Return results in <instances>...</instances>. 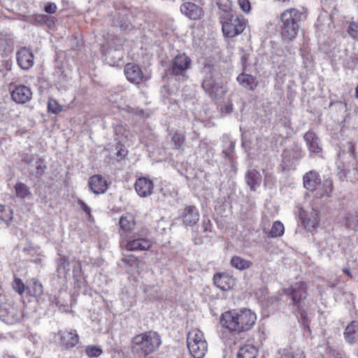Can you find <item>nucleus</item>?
Segmentation results:
<instances>
[{
	"instance_id": "obj_43",
	"label": "nucleus",
	"mask_w": 358,
	"mask_h": 358,
	"mask_svg": "<svg viewBox=\"0 0 358 358\" xmlns=\"http://www.w3.org/2000/svg\"><path fill=\"white\" fill-rule=\"evenodd\" d=\"M85 352L90 357H97L102 354L103 351L100 347L91 345L86 348Z\"/></svg>"
},
{
	"instance_id": "obj_34",
	"label": "nucleus",
	"mask_w": 358,
	"mask_h": 358,
	"mask_svg": "<svg viewBox=\"0 0 358 358\" xmlns=\"http://www.w3.org/2000/svg\"><path fill=\"white\" fill-rule=\"evenodd\" d=\"M278 358H306L304 352L301 350L291 351L288 349H283L279 351Z\"/></svg>"
},
{
	"instance_id": "obj_52",
	"label": "nucleus",
	"mask_w": 358,
	"mask_h": 358,
	"mask_svg": "<svg viewBox=\"0 0 358 358\" xmlns=\"http://www.w3.org/2000/svg\"><path fill=\"white\" fill-rule=\"evenodd\" d=\"M45 11L49 14H53L56 12L57 6L54 3H47L44 8Z\"/></svg>"
},
{
	"instance_id": "obj_9",
	"label": "nucleus",
	"mask_w": 358,
	"mask_h": 358,
	"mask_svg": "<svg viewBox=\"0 0 358 358\" xmlns=\"http://www.w3.org/2000/svg\"><path fill=\"white\" fill-rule=\"evenodd\" d=\"M201 72L205 74L201 84L203 90L212 99L221 98L224 95V91L222 87L219 83H217L213 78V66L210 64L205 65Z\"/></svg>"
},
{
	"instance_id": "obj_1",
	"label": "nucleus",
	"mask_w": 358,
	"mask_h": 358,
	"mask_svg": "<svg viewBox=\"0 0 358 358\" xmlns=\"http://www.w3.org/2000/svg\"><path fill=\"white\" fill-rule=\"evenodd\" d=\"M256 320V315L250 310H234L223 313L220 323L229 331L241 333L250 330L255 324Z\"/></svg>"
},
{
	"instance_id": "obj_22",
	"label": "nucleus",
	"mask_w": 358,
	"mask_h": 358,
	"mask_svg": "<svg viewBox=\"0 0 358 358\" xmlns=\"http://www.w3.org/2000/svg\"><path fill=\"white\" fill-rule=\"evenodd\" d=\"M236 80L243 88L250 91L255 90L259 85V82L255 76L246 73L244 71L237 76Z\"/></svg>"
},
{
	"instance_id": "obj_44",
	"label": "nucleus",
	"mask_w": 358,
	"mask_h": 358,
	"mask_svg": "<svg viewBox=\"0 0 358 358\" xmlns=\"http://www.w3.org/2000/svg\"><path fill=\"white\" fill-rule=\"evenodd\" d=\"M13 288L16 292L22 294L24 292L25 287L20 278H15L13 282Z\"/></svg>"
},
{
	"instance_id": "obj_2",
	"label": "nucleus",
	"mask_w": 358,
	"mask_h": 358,
	"mask_svg": "<svg viewBox=\"0 0 358 358\" xmlns=\"http://www.w3.org/2000/svg\"><path fill=\"white\" fill-rule=\"evenodd\" d=\"M161 343L159 335L155 331H149L133 337L130 348L132 353L145 357L157 349Z\"/></svg>"
},
{
	"instance_id": "obj_33",
	"label": "nucleus",
	"mask_w": 358,
	"mask_h": 358,
	"mask_svg": "<svg viewBox=\"0 0 358 358\" xmlns=\"http://www.w3.org/2000/svg\"><path fill=\"white\" fill-rule=\"evenodd\" d=\"M119 224L123 231H129L134 228L135 220L131 215H124L121 216L119 221Z\"/></svg>"
},
{
	"instance_id": "obj_31",
	"label": "nucleus",
	"mask_w": 358,
	"mask_h": 358,
	"mask_svg": "<svg viewBox=\"0 0 358 358\" xmlns=\"http://www.w3.org/2000/svg\"><path fill=\"white\" fill-rule=\"evenodd\" d=\"M16 196L22 199H29L31 192L29 187L24 183L19 182L15 186Z\"/></svg>"
},
{
	"instance_id": "obj_59",
	"label": "nucleus",
	"mask_w": 358,
	"mask_h": 358,
	"mask_svg": "<svg viewBox=\"0 0 358 358\" xmlns=\"http://www.w3.org/2000/svg\"><path fill=\"white\" fill-rule=\"evenodd\" d=\"M125 151L123 150H118L116 153L117 156V157H120V156H124L125 155Z\"/></svg>"
},
{
	"instance_id": "obj_13",
	"label": "nucleus",
	"mask_w": 358,
	"mask_h": 358,
	"mask_svg": "<svg viewBox=\"0 0 358 358\" xmlns=\"http://www.w3.org/2000/svg\"><path fill=\"white\" fill-rule=\"evenodd\" d=\"M59 344L66 350L74 348L79 342V336L76 330H60L57 333Z\"/></svg>"
},
{
	"instance_id": "obj_20",
	"label": "nucleus",
	"mask_w": 358,
	"mask_h": 358,
	"mask_svg": "<svg viewBox=\"0 0 358 358\" xmlns=\"http://www.w3.org/2000/svg\"><path fill=\"white\" fill-rule=\"evenodd\" d=\"M304 187L311 192H317L321 185V179L319 174L315 171H310L303 178Z\"/></svg>"
},
{
	"instance_id": "obj_40",
	"label": "nucleus",
	"mask_w": 358,
	"mask_h": 358,
	"mask_svg": "<svg viewBox=\"0 0 358 358\" xmlns=\"http://www.w3.org/2000/svg\"><path fill=\"white\" fill-rule=\"evenodd\" d=\"M216 4L218 8L223 11V13H234L231 9V0H217Z\"/></svg>"
},
{
	"instance_id": "obj_30",
	"label": "nucleus",
	"mask_w": 358,
	"mask_h": 358,
	"mask_svg": "<svg viewBox=\"0 0 358 358\" xmlns=\"http://www.w3.org/2000/svg\"><path fill=\"white\" fill-rule=\"evenodd\" d=\"M333 190V182L330 179H325L323 182H321L320 187L317 189L315 194V196L319 198L323 196H330L331 193Z\"/></svg>"
},
{
	"instance_id": "obj_29",
	"label": "nucleus",
	"mask_w": 358,
	"mask_h": 358,
	"mask_svg": "<svg viewBox=\"0 0 358 358\" xmlns=\"http://www.w3.org/2000/svg\"><path fill=\"white\" fill-rule=\"evenodd\" d=\"M258 350L251 344H246L241 347L237 354V358H257Z\"/></svg>"
},
{
	"instance_id": "obj_38",
	"label": "nucleus",
	"mask_w": 358,
	"mask_h": 358,
	"mask_svg": "<svg viewBox=\"0 0 358 358\" xmlns=\"http://www.w3.org/2000/svg\"><path fill=\"white\" fill-rule=\"evenodd\" d=\"M0 220L6 222L12 220V210L9 206L0 205Z\"/></svg>"
},
{
	"instance_id": "obj_37",
	"label": "nucleus",
	"mask_w": 358,
	"mask_h": 358,
	"mask_svg": "<svg viewBox=\"0 0 358 358\" xmlns=\"http://www.w3.org/2000/svg\"><path fill=\"white\" fill-rule=\"evenodd\" d=\"M31 284L27 287L29 293L31 296H41L43 293L42 284L36 279L31 280Z\"/></svg>"
},
{
	"instance_id": "obj_41",
	"label": "nucleus",
	"mask_w": 358,
	"mask_h": 358,
	"mask_svg": "<svg viewBox=\"0 0 358 358\" xmlns=\"http://www.w3.org/2000/svg\"><path fill=\"white\" fill-rule=\"evenodd\" d=\"M48 108L53 114H58L62 110V107L54 99H50L48 103Z\"/></svg>"
},
{
	"instance_id": "obj_23",
	"label": "nucleus",
	"mask_w": 358,
	"mask_h": 358,
	"mask_svg": "<svg viewBox=\"0 0 358 358\" xmlns=\"http://www.w3.org/2000/svg\"><path fill=\"white\" fill-rule=\"evenodd\" d=\"M303 138L310 152L319 154L322 152L320 141L313 131H307Z\"/></svg>"
},
{
	"instance_id": "obj_6",
	"label": "nucleus",
	"mask_w": 358,
	"mask_h": 358,
	"mask_svg": "<svg viewBox=\"0 0 358 358\" xmlns=\"http://www.w3.org/2000/svg\"><path fill=\"white\" fill-rule=\"evenodd\" d=\"M192 63V59L186 54H178L170 62L167 73L179 81L187 80V71L191 68Z\"/></svg>"
},
{
	"instance_id": "obj_21",
	"label": "nucleus",
	"mask_w": 358,
	"mask_h": 358,
	"mask_svg": "<svg viewBox=\"0 0 358 358\" xmlns=\"http://www.w3.org/2000/svg\"><path fill=\"white\" fill-rule=\"evenodd\" d=\"M154 185L152 180L147 178H140L135 182V189L141 197H146L152 193Z\"/></svg>"
},
{
	"instance_id": "obj_42",
	"label": "nucleus",
	"mask_w": 358,
	"mask_h": 358,
	"mask_svg": "<svg viewBox=\"0 0 358 358\" xmlns=\"http://www.w3.org/2000/svg\"><path fill=\"white\" fill-rule=\"evenodd\" d=\"M185 141V137L180 133H175L172 136V141L177 149H180Z\"/></svg>"
},
{
	"instance_id": "obj_54",
	"label": "nucleus",
	"mask_w": 358,
	"mask_h": 358,
	"mask_svg": "<svg viewBox=\"0 0 358 358\" xmlns=\"http://www.w3.org/2000/svg\"><path fill=\"white\" fill-rule=\"evenodd\" d=\"M233 107L231 104L226 105L221 108V113L224 115L231 113Z\"/></svg>"
},
{
	"instance_id": "obj_8",
	"label": "nucleus",
	"mask_w": 358,
	"mask_h": 358,
	"mask_svg": "<svg viewBox=\"0 0 358 358\" xmlns=\"http://www.w3.org/2000/svg\"><path fill=\"white\" fill-rule=\"evenodd\" d=\"M307 289V284L302 281L293 283L289 287L283 289V293L290 296L293 306L300 312L302 317L304 316L303 308L308 295Z\"/></svg>"
},
{
	"instance_id": "obj_15",
	"label": "nucleus",
	"mask_w": 358,
	"mask_h": 358,
	"mask_svg": "<svg viewBox=\"0 0 358 358\" xmlns=\"http://www.w3.org/2000/svg\"><path fill=\"white\" fill-rule=\"evenodd\" d=\"M12 99L18 104L29 102L32 97V92L29 87L24 85H18L11 92Z\"/></svg>"
},
{
	"instance_id": "obj_14",
	"label": "nucleus",
	"mask_w": 358,
	"mask_h": 358,
	"mask_svg": "<svg viewBox=\"0 0 358 358\" xmlns=\"http://www.w3.org/2000/svg\"><path fill=\"white\" fill-rule=\"evenodd\" d=\"M90 189L95 194L105 193L108 187V183L101 175L95 174L90 177L88 180Z\"/></svg>"
},
{
	"instance_id": "obj_16",
	"label": "nucleus",
	"mask_w": 358,
	"mask_h": 358,
	"mask_svg": "<svg viewBox=\"0 0 358 358\" xmlns=\"http://www.w3.org/2000/svg\"><path fill=\"white\" fill-rule=\"evenodd\" d=\"M16 57L18 65L24 70H28L34 65V55L26 47H22L17 52Z\"/></svg>"
},
{
	"instance_id": "obj_39",
	"label": "nucleus",
	"mask_w": 358,
	"mask_h": 358,
	"mask_svg": "<svg viewBox=\"0 0 358 358\" xmlns=\"http://www.w3.org/2000/svg\"><path fill=\"white\" fill-rule=\"evenodd\" d=\"M13 50L12 41L7 42L6 40L0 39V55L1 56L7 55Z\"/></svg>"
},
{
	"instance_id": "obj_4",
	"label": "nucleus",
	"mask_w": 358,
	"mask_h": 358,
	"mask_svg": "<svg viewBox=\"0 0 358 358\" xmlns=\"http://www.w3.org/2000/svg\"><path fill=\"white\" fill-rule=\"evenodd\" d=\"M224 36L233 38L242 33L247 24V20L234 13H222L219 17Z\"/></svg>"
},
{
	"instance_id": "obj_27",
	"label": "nucleus",
	"mask_w": 358,
	"mask_h": 358,
	"mask_svg": "<svg viewBox=\"0 0 358 358\" xmlns=\"http://www.w3.org/2000/svg\"><path fill=\"white\" fill-rule=\"evenodd\" d=\"M247 185L250 187V189L255 191L260 185L262 181V176L259 171L255 169L249 170L245 174Z\"/></svg>"
},
{
	"instance_id": "obj_12",
	"label": "nucleus",
	"mask_w": 358,
	"mask_h": 358,
	"mask_svg": "<svg viewBox=\"0 0 358 358\" xmlns=\"http://www.w3.org/2000/svg\"><path fill=\"white\" fill-rule=\"evenodd\" d=\"M180 217L185 227H193L199 220L200 214L196 206L185 205L180 213Z\"/></svg>"
},
{
	"instance_id": "obj_11",
	"label": "nucleus",
	"mask_w": 358,
	"mask_h": 358,
	"mask_svg": "<svg viewBox=\"0 0 358 358\" xmlns=\"http://www.w3.org/2000/svg\"><path fill=\"white\" fill-rule=\"evenodd\" d=\"M22 310L9 303L0 304V320L7 324H14L22 320Z\"/></svg>"
},
{
	"instance_id": "obj_26",
	"label": "nucleus",
	"mask_w": 358,
	"mask_h": 358,
	"mask_svg": "<svg viewBox=\"0 0 358 358\" xmlns=\"http://www.w3.org/2000/svg\"><path fill=\"white\" fill-rule=\"evenodd\" d=\"M57 275L62 278H65L70 272V262L69 257L66 255H59L57 261L56 266Z\"/></svg>"
},
{
	"instance_id": "obj_32",
	"label": "nucleus",
	"mask_w": 358,
	"mask_h": 358,
	"mask_svg": "<svg viewBox=\"0 0 358 358\" xmlns=\"http://www.w3.org/2000/svg\"><path fill=\"white\" fill-rule=\"evenodd\" d=\"M231 265L240 271L249 268L252 263L250 260L243 259L239 256H234L230 261Z\"/></svg>"
},
{
	"instance_id": "obj_17",
	"label": "nucleus",
	"mask_w": 358,
	"mask_h": 358,
	"mask_svg": "<svg viewBox=\"0 0 358 358\" xmlns=\"http://www.w3.org/2000/svg\"><path fill=\"white\" fill-rule=\"evenodd\" d=\"M124 71L127 79L134 84L138 85L144 79L141 68L137 64H127L124 66Z\"/></svg>"
},
{
	"instance_id": "obj_25",
	"label": "nucleus",
	"mask_w": 358,
	"mask_h": 358,
	"mask_svg": "<svg viewBox=\"0 0 358 358\" xmlns=\"http://www.w3.org/2000/svg\"><path fill=\"white\" fill-rule=\"evenodd\" d=\"M214 284L221 290H228L234 284V279L226 273H218L214 275Z\"/></svg>"
},
{
	"instance_id": "obj_47",
	"label": "nucleus",
	"mask_w": 358,
	"mask_h": 358,
	"mask_svg": "<svg viewBox=\"0 0 358 358\" xmlns=\"http://www.w3.org/2000/svg\"><path fill=\"white\" fill-rule=\"evenodd\" d=\"M347 31L352 38H358V22H351L348 28Z\"/></svg>"
},
{
	"instance_id": "obj_62",
	"label": "nucleus",
	"mask_w": 358,
	"mask_h": 358,
	"mask_svg": "<svg viewBox=\"0 0 358 358\" xmlns=\"http://www.w3.org/2000/svg\"><path fill=\"white\" fill-rule=\"evenodd\" d=\"M355 97L358 99V85H357L355 88Z\"/></svg>"
},
{
	"instance_id": "obj_56",
	"label": "nucleus",
	"mask_w": 358,
	"mask_h": 358,
	"mask_svg": "<svg viewBox=\"0 0 358 358\" xmlns=\"http://www.w3.org/2000/svg\"><path fill=\"white\" fill-rule=\"evenodd\" d=\"M192 240L195 245H201L203 243V239L200 236H194Z\"/></svg>"
},
{
	"instance_id": "obj_48",
	"label": "nucleus",
	"mask_w": 358,
	"mask_h": 358,
	"mask_svg": "<svg viewBox=\"0 0 358 358\" xmlns=\"http://www.w3.org/2000/svg\"><path fill=\"white\" fill-rule=\"evenodd\" d=\"M235 143L230 142L229 145L227 148L224 149L222 152L223 155L229 160L232 159L233 155L234 153Z\"/></svg>"
},
{
	"instance_id": "obj_57",
	"label": "nucleus",
	"mask_w": 358,
	"mask_h": 358,
	"mask_svg": "<svg viewBox=\"0 0 358 358\" xmlns=\"http://www.w3.org/2000/svg\"><path fill=\"white\" fill-rule=\"evenodd\" d=\"M124 262L127 264H132L131 262L134 261V257L133 255L128 256L124 258Z\"/></svg>"
},
{
	"instance_id": "obj_19",
	"label": "nucleus",
	"mask_w": 358,
	"mask_h": 358,
	"mask_svg": "<svg viewBox=\"0 0 358 358\" xmlns=\"http://www.w3.org/2000/svg\"><path fill=\"white\" fill-rule=\"evenodd\" d=\"M302 157V150L299 148L285 150L282 154L284 169H290Z\"/></svg>"
},
{
	"instance_id": "obj_5",
	"label": "nucleus",
	"mask_w": 358,
	"mask_h": 358,
	"mask_svg": "<svg viewBox=\"0 0 358 358\" xmlns=\"http://www.w3.org/2000/svg\"><path fill=\"white\" fill-rule=\"evenodd\" d=\"M21 161L27 165L29 176L38 181L42 179L48 169L45 158L38 155L23 153L22 155Z\"/></svg>"
},
{
	"instance_id": "obj_24",
	"label": "nucleus",
	"mask_w": 358,
	"mask_h": 358,
	"mask_svg": "<svg viewBox=\"0 0 358 358\" xmlns=\"http://www.w3.org/2000/svg\"><path fill=\"white\" fill-rule=\"evenodd\" d=\"M152 246L150 240L143 238H134L129 239L126 245L128 250H148Z\"/></svg>"
},
{
	"instance_id": "obj_53",
	"label": "nucleus",
	"mask_w": 358,
	"mask_h": 358,
	"mask_svg": "<svg viewBox=\"0 0 358 358\" xmlns=\"http://www.w3.org/2000/svg\"><path fill=\"white\" fill-rule=\"evenodd\" d=\"M329 4L327 5L328 0H322V4L324 8H330L331 7L334 8L336 6V1L334 0H329Z\"/></svg>"
},
{
	"instance_id": "obj_36",
	"label": "nucleus",
	"mask_w": 358,
	"mask_h": 358,
	"mask_svg": "<svg viewBox=\"0 0 358 358\" xmlns=\"http://www.w3.org/2000/svg\"><path fill=\"white\" fill-rule=\"evenodd\" d=\"M285 227L283 224L280 221L273 222L271 230L267 232L268 236L272 238L280 237L283 235Z\"/></svg>"
},
{
	"instance_id": "obj_55",
	"label": "nucleus",
	"mask_w": 358,
	"mask_h": 358,
	"mask_svg": "<svg viewBox=\"0 0 358 358\" xmlns=\"http://www.w3.org/2000/svg\"><path fill=\"white\" fill-rule=\"evenodd\" d=\"M48 18V17L45 15H36V17H35V20L38 22H44Z\"/></svg>"
},
{
	"instance_id": "obj_45",
	"label": "nucleus",
	"mask_w": 358,
	"mask_h": 358,
	"mask_svg": "<svg viewBox=\"0 0 358 358\" xmlns=\"http://www.w3.org/2000/svg\"><path fill=\"white\" fill-rule=\"evenodd\" d=\"M299 216L305 227L314 226L315 221L311 220L310 219H307L306 215L305 214V211L303 209H300Z\"/></svg>"
},
{
	"instance_id": "obj_61",
	"label": "nucleus",
	"mask_w": 358,
	"mask_h": 358,
	"mask_svg": "<svg viewBox=\"0 0 358 358\" xmlns=\"http://www.w3.org/2000/svg\"><path fill=\"white\" fill-rule=\"evenodd\" d=\"M3 358H16V357L11 355L5 354V355H3Z\"/></svg>"
},
{
	"instance_id": "obj_3",
	"label": "nucleus",
	"mask_w": 358,
	"mask_h": 358,
	"mask_svg": "<svg viewBox=\"0 0 358 358\" xmlns=\"http://www.w3.org/2000/svg\"><path fill=\"white\" fill-rule=\"evenodd\" d=\"M305 17L303 12L296 8H289L280 15L282 38L285 42L293 41L298 33L299 22Z\"/></svg>"
},
{
	"instance_id": "obj_28",
	"label": "nucleus",
	"mask_w": 358,
	"mask_h": 358,
	"mask_svg": "<svg viewBox=\"0 0 358 358\" xmlns=\"http://www.w3.org/2000/svg\"><path fill=\"white\" fill-rule=\"evenodd\" d=\"M344 334L346 341L349 343H355L358 340V322L353 321L348 325Z\"/></svg>"
},
{
	"instance_id": "obj_50",
	"label": "nucleus",
	"mask_w": 358,
	"mask_h": 358,
	"mask_svg": "<svg viewBox=\"0 0 358 358\" xmlns=\"http://www.w3.org/2000/svg\"><path fill=\"white\" fill-rule=\"evenodd\" d=\"M78 204L80 206V208L87 214L88 217L90 218L92 217L91 215V208L81 199H78L77 200Z\"/></svg>"
},
{
	"instance_id": "obj_63",
	"label": "nucleus",
	"mask_w": 358,
	"mask_h": 358,
	"mask_svg": "<svg viewBox=\"0 0 358 358\" xmlns=\"http://www.w3.org/2000/svg\"><path fill=\"white\" fill-rule=\"evenodd\" d=\"M1 295H2V291H1V289H0V297L1 296Z\"/></svg>"
},
{
	"instance_id": "obj_64",
	"label": "nucleus",
	"mask_w": 358,
	"mask_h": 358,
	"mask_svg": "<svg viewBox=\"0 0 358 358\" xmlns=\"http://www.w3.org/2000/svg\"><path fill=\"white\" fill-rule=\"evenodd\" d=\"M355 2H356V3H357V5H358V0H355Z\"/></svg>"
},
{
	"instance_id": "obj_60",
	"label": "nucleus",
	"mask_w": 358,
	"mask_h": 358,
	"mask_svg": "<svg viewBox=\"0 0 358 358\" xmlns=\"http://www.w3.org/2000/svg\"><path fill=\"white\" fill-rule=\"evenodd\" d=\"M343 273H345L346 275H348L349 277L352 278V275L350 273V271L349 268H344L343 270Z\"/></svg>"
},
{
	"instance_id": "obj_35",
	"label": "nucleus",
	"mask_w": 358,
	"mask_h": 358,
	"mask_svg": "<svg viewBox=\"0 0 358 358\" xmlns=\"http://www.w3.org/2000/svg\"><path fill=\"white\" fill-rule=\"evenodd\" d=\"M345 226L348 229L356 230L358 228V212L348 214L345 217Z\"/></svg>"
},
{
	"instance_id": "obj_49",
	"label": "nucleus",
	"mask_w": 358,
	"mask_h": 358,
	"mask_svg": "<svg viewBox=\"0 0 358 358\" xmlns=\"http://www.w3.org/2000/svg\"><path fill=\"white\" fill-rule=\"evenodd\" d=\"M83 276V271L80 264L74 265L73 269V277L76 281H80Z\"/></svg>"
},
{
	"instance_id": "obj_7",
	"label": "nucleus",
	"mask_w": 358,
	"mask_h": 358,
	"mask_svg": "<svg viewBox=\"0 0 358 358\" xmlns=\"http://www.w3.org/2000/svg\"><path fill=\"white\" fill-rule=\"evenodd\" d=\"M187 348L194 358H203L208 350V344L201 331L194 329L187 334Z\"/></svg>"
},
{
	"instance_id": "obj_10",
	"label": "nucleus",
	"mask_w": 358,
	"mask_h": 358,
	"mask_svg": "<svg viewBox=\"0 0 358 358\" xmlns=\"http://www.w3.org/2000/svg\"><path fill=\"white\" fill-rule=\"evenodd\" d=\"M354 146L350 148V160L339 164L338 169V176L341 180L348 179L350 181L358 180V161L356 159L354 152Z\"/></svg>"
},
{
	"instance_id": "obj_51",
	"label": "nucleus",
	"mask_w": 358,
	"mask_h": 358,
	"mask_svg": "<svg viewBox=\"0 0 358 358\" xmlns=\"http://www.w3.org/2000/svg\"><path fill=\"white\" fill-rule=\"evenodd\" d=\"M238 4L241 10L245 13H248L250 10V3L248 0H238Z\"/></svg>"
},
{
	"instance_id": "obj_46",
	"label": "nucleus",
	"mask_w": 358,
	"mask_h": 358,
	"mask_svg": "<svg viewBox=\"0 0 358 358\" xmlns=\"http://www.w3.org/2000/svg\"><path fill=\"white\" fill-rule=\"evenodd\" d=\"M202 231L203 233L208 234L209 232H212L213 231V224L210 221V220L207 217H204L202 220V224H201Z\"/></svg>"
},
{
	"instance_id": "obj_58",
	"label": "nucleus",
	"mask_w": 358,
	"mask_h": 358,
	"mask_svg": "<svg viewBox=\"0 0 358 358\" xmlns=\"http://www.w3.org/2000/svg\"><path fill=\"white\" fill-rule=\"evenodd\" d=\"M247 59H248V57H247V56L245 55L242 56L241 62H242V64H243V71H245V63L247 62Z\"/></svg>"
},
{
	"instance_id": "obj_18",
	"label": "nucleus",
	"mask_w": 358,
	"mask_h": 358,
	"mask_svg": "<svg viewBox=\"0 0 358 358\" xmlns=\"http://www.w3.org/2000/svg\"><path fill=\"white\" fill-rule=\"evenodd\" d=\"M180 11L182 14L192 20L200 19L203 14L202 8L199 5L190 1L184 2L180 6Z\"/></svg>"
}]
</instances>
